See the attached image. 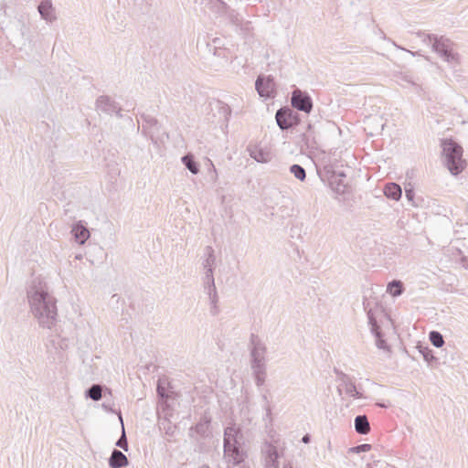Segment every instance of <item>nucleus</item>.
<instances>
[{"label": "nucleus", "mask_w": 468, "mask_h": 468, "mask_svg": "<svg viewBox=\"0 0 468 468\" xmlns=\"http://www.w3.org/2000/svg\"><path fill=\"white\" fill-rule=\"evenodd\" d=\"M30 312L42 328L51 329L58 321L57 299L49 292L46 282L35 277L27 289Z\"/></svg>", "instance_id": "nucleus-1"}, {"label": "nucleus", "mask_w": 468, "mask_h": 468, "mask_svg": "<svg viewBox=\"0 0 468 468\" xmlns=\"http://www.w3.org/2000/svg\"><path fill=\"white\" fill-rule=\"evenodd\" d=\"M243 435L239 427L235 424L228 426L224 430L223 450L224 457L229 467L240 466L246 458V452L241 447Z\"/></svg>", "instance_id": "nucleus-2"}, {"label": "nucleus", "mask_w": 468, "mask_h": 468, "mask_svg": "<svg viewBox=\"0 0 468 468\" xmlns=\"http://www.w3.org/2000/svg\"><path fill=\"white\" fill-rule=\"evenodd\" d=\"M417 37L426 45L431 47V49L436 52L444 61L448 63H456L458 60V54L454 51L453 42L443 36H437L434 34H427L422 31L417 32Z\"/></svg>", "instance_id": "nucleus-3"}, {"label": "nucleus", "mask_w": 468, "mask_h": 468, "mask_svg": "<svg viewBox=\"0 0 468 468\" xmlns=\"http://www.w3.org/2000/svg\"><path fill=\"white\" fill-rule=\"evenodd\" d=\"M444 165L452 175L457 176L463 171L466 163L463 158V147L452 139H442L441 141Z\"/></svg>", "instance_id": "nucleus-4"}, {"label": "nucleus", "mask_w": 468, "mask_h": 468, "mask_svg": "<svg viewBox=\"0 0 468 468\" xmlns=\"http://www.w3.org/2000/svg\"><path fill=\"white\" fill-rule=\"evenodd\" d=\"M250 367H267V346L255 334L250 337Z\"/></svg>", "instance_id": "nucleus-5"}, {"label": "nucleus", "mask_w": 468, "mask_h": 468, "mask_svg": "<svg viewBox=\"0 0 468 468\" xmlns=\"http://www.w3.org/2000/svg\"><path fill=\"white\" fill-rule=\"evenodd\" d=\"M275 120L282 131H286L300 123L299 114L289 107H282L276 112Z\"/></svg>", "instance_id": "nucleus-6"}, {"label": "nucleus", "mask_w": 468, "mask_h": 468, "mask_svg": "<svg viewBox=\"0 0 468 468\" xmlns=\"http://www.w3.org/2000/svg\"><path fill=\"white\" fill-rule=\"evenodd\" d=\"M335 373L336 375V380L339 382L337 386V391L339 394H342V392L345 391V393L351 398H363L362 393L356 389L352 377L336 368L335 369Z\"/></svg>", "instance_id": "nucleus-7"}, {"label": "nucleus", "mask_w": 468, "mask_h": 468, "mask_svg": "<svg viewBox=\"0 0 468 468\" xmlns=\"http://www.w3.org/2000/svg\"><path fill=\"white\" fill-rule=\"evenodd\" d=\"M140 116L142 119V134L144 137L151 139L153 143H156V137L159 136L161 132V125L159 122L154 117L146 113H142ZM138 130H140V127H138Z\"/></svg>", "instance_id": "nucleus-8"}, {"label": "nucleus", "mask_w": 468, "mask_h": 468, "mask_svg": "<svg viewBox=\"0 0 468 468\" xmlns=\"http://www.w3.org/2000/svg\"><path fill=\"white\" fill-rule=\"evenodd\" d=\"M291 104L293 109L310 113L313 110V100L311 96L300 89H295L292 92Z\"/></svg>", "instance_id": "nucleus-9"}, {"label": "nucleus", "mask_w": 468, "mask_h": 468, "mask_svg": "<svg viewBox=\"0 0 468 468\" xmlns=\"http://www.w3.org/2000/svg\"><path fill=\"white\" fill-rule=\"evenodd\" d=\"M96 109L106 114L115 113L119 118H122L121 107L111 97L107 95H101L96 100Z\"/></svg>", "instance_id": "nucleus-10"}, {"label": "nucleus", "mask_w": 468, "mask_h": 468, "mask_svg": "<svg viewBox=\"0 0 468 468\" xmlns=\"http://www.w3.org/2000/svg\"><path fill=\"white\" fill-rule=\"evenodd\" d=\"M275 83L271 76H259L255 82V89L261 97L272 98L274 96Z\"/></svg>", "instance_id": "nucleus-11"}, {"label": "nucleus", "mask_w": 468, "mask_h": 468, "mask_svg": "<svg viewBox=\"0 0 468 468\" xmlns=\"http://www.w3.org/2000/svg\"><path fill=\"white\" fill-rule=\"evenodd\" d=\"M262 455L264 459V468H279V458L277 447L271 442L266 441L262 449Z\"/></svg>", "instance_id": "nucleus-12"}, {"label": "nucleus", "mask_w": 468, "mask_h": 468, "mask_svg": "<svg viewBox=\"0 0 468 468\" xmlns=\"http://www.w3.org/2000/svg\"><path fill=\"white\" fill-rule=\"evenodd\" d=\"M248 152L250 156L258 163H269L273 157V154L268 147H261L258 144L249 145Z\"/></svg>", "instance_id": "nucleus-13"}, {"label": "nucleus", "mask_w": 468, "mask_h": 468, "mask_svg": "<svg viewBox=\"0 0 468 468\" xmlns=\"http://www.w3.org/2000/svg\"><path fill=\"white\" fill-rule=\"evenodd\" d=\"M70 232L74 240L80 245H83L90 238V231L81 220L72 225Z\"/></svg>", "instance_id": "nucleus-14"}, {"label": "nucleus", "mask_w": 468, "mask_h": 468, "mask_svg": "<svg viewBox=\"0 0 468 468\" xmlns=\"http://www.w3.org/2000/svg\"><path fill=\"white\" fill-rule=\"evenodd\" d=\"M37 11L41 18L47 22H53L56 19L54 7L50 0H42L37 6Z\"/></svg>", "instance_id": "nucleus-15"}, {"label": "nucleus", "mask_w": 468, "mask_h": 468, "mask_svg": "<svg viewBox=\"0 0 468 468\" xmlns=\"http://www.w3.org/2000/svg\"><path fill=\"white\" fill-rule=\"evenodd\" d=\"M128 463L129 462L126 455L120 450L113 449L109 458V466L111 468H122L127 466Z\"/></svg>", "instance_id": "nucleus-16"}, {"label": "nucleus", "mask_w": 468, "mask_h": 468, "mask_svg": "<svg viewBox=\"0 0 468 468\" xmlns=\"http://www.w3.org/2000/svg\"><path fill=\"white\" fill-rule=\"evenodd\" d=\"M354 425L358 434L366 435L370 431V424L366 415H357L355 418Z\"/></svg>", "instance_id": "nucleus-17"}, {"label": "nucleus", "mask_w": 468, "mask_h": 468, "mask_svg": "<svg viewBox=\"0 0 468 468\" xmlns=\"http://www.w3.org/2000/svg\"><path fill=\"white\" fill-rule=\"evenodd\" d=\"M384 195L389 199L398 201L402 196V189L397 183H388L384 187Z\"/></svg>", "instance_id": "nucleus-18"}, {"label": "nucleus", "mask_w": 468, "mask_h": 468, "mask_svg": "<svg viewBox=\"0 0 468 468\" xmlns=\"http://www.w3.org/2000/svg\"><path fill=\"white\" fill-rule=\"evenodd\" d=\"M363 307H364V310L367 312V316L368 319V324L371 326V331L378 330V328H380V327L378 324V321L375 316V310L373 307L370 306V302L367 301L366 298H364V300H363Z\"/></svg>", "instance_id": "nucleus-19"}, {"label": "nucleus", "mask_w": 468, "mask_h": 468, "mask_svg": "<svg viewBox=\"0 0 468 468\" xmlns=\"http://www.w3.org/2000/svg\"><path fill=\"white\" fill-rule=\"evenodd\" d=\"M205 259L202 262L203 268L205 271L211 269L213 271L214 265L216 262V257L214 254V250L211 246H207L204 250Z\"/></svg>", "instance_id": "nucleus-20"}, {"label": "nucleus", "mask_w": 468, "mask_h": 468, "mask_svg": "<svg viewBox=\"0 0 468 468\" xmlns=\"http://www.w3.org/2000/svg\"><path fill=\"white\" fill-rule=\"evenodd\" d=\"M104 388L100 384H92L86 391L85 397L92 399L93 401H99L102 398V391Z\"/></svg>", "instance_id": "nucleus-21"}, {"label": "nucleus", "mask_w": 468, "mask_h": 468, "mask_svg": "<svg viewBox=\"0 0 468 468\" xmlns=\"http://www.w3.org/2000/svg\"><path fill=\"white\" fill-rule=\"evenodd\" d=\"M257 387L264 385L267 377V367H251Z\"/></svg>", "instance_id": "nucleus-22"}, {"label": "nucleus", "mask_w": 468, "mask_h": 468, "mask_svg": "<svg viewBox=\"0 0 468 468\" xmlns=\"http://www.w3.org/2000/svg\"><path fill=\"white\" fill-rule=\"evenodd\" d=\"M220 39L219 38H214L213 39V54L214 56L225 59V61L229 60V51L227 48H221L219 46Z\"/></svg>", "instance_id": "nucleus-23"}, {"label": "nucleus", "mask_w": 468, "mask_h": 468, "mask_svg": "<svg viewBox=\"0 0 468 468\" xmlns=\"http://www.w3.org/2000/svg\"><path fill=\"white\" fill-rule=\"evenodd\" d=\"M216 108L218 110L219 118L222 119L224 122L228 123L231 115L230 107L227 103L218 101L216 103Z\"/></svg>", "instance_id": "nucleus-24"}, {"label": "nucleus", "mask_w": 468, "mask_h": 468, "mask_svg": "<svg viewBox=\"0 0 468 468\" xmlns=\"http://www.w3.org/2000/svg\"><path fill=\"white\" fill-rule=\"evenodd\" d=\"M209 423V419L201 420L199 422H197L194 427L190 429L189 434L191 435L192 431H195L197 434L201 436H206L208 431Z\"/></svg>", "instance_id": "nucleus-25"}, {"label": "nucleus", "mask_w": 468, "mask_h": 468, "mask_svg": "<svg viewBox=\"0 0 468 468\" xmlns=\"http://www.w3.org/2000/svg\"><path fill=\"white\" fill-rule=\"evenodd\" d=\"M302 141L307 148L315 147L316 143L314 140V133L312 132V125L310 123L307 125V131L305 133H303L302 134Z\"/></svg>", "instance_id": "nucleus-26"}, {"label": "nucleus", "mask_w": 468, "mask_h": 468, "mask_svg": "<svg viewBox=\"0 0 468 468\" xmlns=\"http://www.w3.org/2000/svg\"><path fill=\"white\" fill-rule=\"evenodd\" d=\"M182 163L194 175H197L199 172V166L197 163L194 160L193 155L186 154L182 157Z\"/></svg>", "instance_id": "nucleus-27"}, {"label": "nucleus", "mask_w": 468, "mask_h": 468, "mask_svg": "<svg viewBox=\"0 0 468 468\" xmlns=\"http://www.w3.org/2000/svg\"><path fill=\"white\" fill-rule=\"evenodd\" d=\"M388 292L395 297L400 296L404 292L403 283L400 281L394 280L388 284Z\"/></svg>", "instance_id": "nucleus-28"}, {"label": "nucleus", "mask_w": 468, "mask_h": 468, "mask_svg": "<svg viewBox=\"0 0 468 468\" xmlns=\"http://www.w3.org/2000/svg\"><path fill=\"white\" fill-rule=\"evenodd\" d=\"M290 172L293 175V176L301 182H303L306 178L305 169L297 164H294L290 166Z\"/></svg>", "instance_id": "nucleus-29"}, {"label": "nucleus", "mask_w": 468, "mask_h": 468, "mask_svg": "<svg viewBox=\"0 0 468 468\" xmlns=\"http://www.w3.org/2000/svg\"><path fill=\"white\" fill-rule=\"evenodd\" d=\"M239 28L245 37H253L254 27L252 26L251 21L244 19L240 26L239 27Z\"/></svg>", "instance_id": "nucleus-30"}, {"label": "nucleus", "mask_w": 468, "mask_h": 468, "mask_svg": "<svg viewBox=\"0 0 468 468\" xmlns=\"http://www.w3.org/2000/svg\"><path fill=\"white\" fill-rule=\"evenodd\" d=\"M429 339L435 347H441L444 345L442 335L438 331H431Z\"/></svg>", "instance_id": "nucleus-31"}, {"label": "nucleus", "mask_w": 468, "mask_h": 468, "mask_svg": "<svg viewBox=\"0 0 468 468\" xmlns=\"http://www.w3.org/2000/svg\"><path fill=\"white\" fill-rule=\"evenodd\" d=\"M119 419L122 422V417L121 413L119 414ZM122 435L117 440L115 445L117 447L122 448L123 451H128V441H127V438H126V435H125V431H124V427H123L122 423Z\"/></svg>", "instance_id": "nucleus-32"}, {"label": "nucleus", "mask_w": 468, "mask_h": 468, "mask_svg": "<svg viewBox=\"0 0 468 468\" xmlns=\"http://www.w3.org/2000/svg\"><path fill=\"white\" fill-rule=\"evenodd\" d=\"M371 332L377 338L376 345H377L378 348L383 349V350H388V346L387 342L382 338L380 328H378V330H377V331H371Z\"/></svg>", "instance_id": "nucleus-33"}, {"label": "nucleus", "mask_w": 468, "mask_h": 468, "mask_svg": "<svg viewBox=\"0 0 468 468\" xmlns=\"http://www.w3.org/2000/svg\"><path fill=\"white\" fill-rule=\"evenodd\" d=\"M203 285L204 289L207 287H211L212 285H215V279L213 276V271L211 269H208L207 271H205V275L203 277Z\"/></svg>", "instance_id": "nucleus-34"}, {"label": "nucleus", "mask_w": 468, "mask_h": 468, "mask_svg": "<svg viewBox=\"0 0 468 468\" xmlns=\"http://www.w3.org/2000/svg\"><path fill=\"white\" fill-rule=\"evenodd\" d=\"M371 448H372L371 444L363 443V444H359V445L349 448V452H354V453H360V452H368L371 450Z\"/></svg>", "instance_id": "nucleus-35"}, {"label": "nucleus", "mask_w": 468, "mask_h": 468, "mask_svg": "<svg viewBox=\"0 0 468 468\" xmlns=\"http://www.w3.org/2000/svg\"><path fill=\"white\" fill-rule=\"evenodd\" d=\"M229 17L230 22L237 27H239L240 26V24L242 23V21L244 20V18L241 17L239 16V14L236 13L233 10L229 14Z\"/></svg>", "instance_id": "nucleus-36"}, {"label": "nucleus", "mask_w": 468, "mask_h": 468, "mask_svg": "<svg viewBox=\"0 0 468 468\" xmlns=\"http://www.w3.org/2000/svg\"><path fill=\"white\" fill-rule=\"evenodd\" d=\"M420 352L422 354L424 360L427 362H431L435 359L432 350H431L428 346L420 347Z\"/></svg>", "instance_id": "nucleus-37"}, {"label": "nucleus", "mask_w": 468, "mask_h": 468, "mask_svg": "<svg viewBox=\"0 0 468 468\" xmlns=\"http://www.w3.org/2000/svg\"><path fill=\"white\" fill-rule=\"evenodd\" d=\"M261 399H262V401L264 402V405H263V408L266 411V417H271V406H270V401H269V399H268V395H267V392L263 393L261 395Z\"/></svg>", "instance_id": "nucleus-38"}, {"label": "nucleus", "mask_w": 468, "mask_h": 468, "mask_svg": "<svg viewBox=\"0 0 468 468\" xmlns=\"http://www.w3.org/2000/svg\"><path fill=\"white\" fill-rule=\"evenodd\" d=\"M405 197L410 202H413L415 192L414 189L410 187H405Z\"/></svg>", "instance_id": "nucleus-39"}, {"label": "nucleus", "mask_w": 468, "mask_h": 468, "mask_svg": "<svg viewBox=\"0 0 468 468\" xmlns=\"http://www.w3.org/2000/svg\"><path fill=\"white\" fill-rule=\"evenodd\" d=\"M204 290H205L206 293L207 294L208 299L210 297H214V296L218 295L216 285H212L211 287L210 286L207 287Z\"/></svg>", "instance_id": "nucleus-40"}, {"label": "nucleus", "mask_w": 468, "mask_h": 468, "mask_svg": "<svg viewBox=\"0 0 468 468\" xmlns=\"http://www.w3.org/2000/svg\"><path fill=\"white\" fill-rule=\"evenodd\" d=\"M380 37L390 42L394 47H396L398 49H402V50H405V51H408L406 48L399 46L395 41H393L392 39L390 38H388L385 35V33L383 31H380Z\"/></svg>", "instance_id": "nucleus-41"}, {"label": "nucleus", "mask_w": 468, "mask_h": 468, "mask_svg": "<svg viewBox=\"0 0 468 468\" xmlns=\"http://www.w3.org/2000/svg\"><path fill=\"white\" fill-rule=\"evenodd\" d=\"M210 314L214 316H216L219 314V308H218V304L210 305Z\"/></svg>", "instance_id": "nucleus-42"}, {"label": "nucleus", "mask_w": 468, "mask_h": 468, "mask_svg": "<svg viewBox=\"0 0 468 468\" xmlns=\"http://www.w3.org/2000/svg\"><path fill=\"white\" fill-rule=\"evenodd\" d=\"M345 188H346V186L342 182H339L336 185L335 190H336L337 193H344L345 192Z\"/></svg>", "instance_id": "nucleus-43"}, {"label": "nucleus", "mask_w": 468, "mask_h": 468, "mask_svg": "<svg viewBox=\"0 0 468 468\" xmlns=\"http://www.w3.org/2000/svg\"><path fill=\"white\" fill-rule=\"evenodd\" d=\"M157 393L162 398L166 397L165 390V388L163 387H161V385L157 386Z\"/></svg>", "instance_id": "nucleus-44"}, {"label": "nucleus", "mask_w": 468, "mask_h": 468, "mask_svg": "<svg viewBox=\"0 0 468 468\" xmlns=\"http://www.w3.org/2000/svg\"><path fill=\"white\" fill-rule=\"evenodd\" d=\"M218 295L209 298V304L210 305L218 304Z\"/></svg>", "instance_id": "nucleus-45"}, {"label": "nucleus", "mask_w": 468, "mask_h": 468, "mask_svg": "<svg viewBox=\"0 0 468 468\" xmlns=\"http://www.w3.org/2000/svg\"><path fill=\"white\" fill-rule=\"evenodd\" d=\"M311 441V436L309 434H305L302 438V441L305 444L309 443Z\"/></svg>", "instance_id": "nucleus-46"}, {"label": "nucleus", "mask_w": 468, "mask_h": 468, "mask_svg": "<svg viewBox=\"0 0 468 468\" xmlns=\"http://www.w3.org/2000/svg\"><path fill=\"white\" fill-rule=\"evenodd\" d=\"M216 3L218 5L219 8H221V9H226L227 8V6H226L224 2L219 1V0H216Z\"/></svg>", "instance_id": "nucleus-47"}, {"label": "nucleus", "mask_w": 468, "mask_h": 468, "mask_svg": "<svg viewBox=\"0 0 468 468\" xmlns=\"http://www.w3.org/2000/svg\"><path fill=\"white\" fill-rule=\"evenodd\" d=\"M283 468H292V463L291 462H287L283 464Z\"/></svg>", "instance_id": "nucleus-48"}, {"label": "nucleus", "mask_w": 468, "mask_h": 468, "mask_svg": "<svg viewBox=\"0 0 468 468\" xmlns=\"http://www.w3.org/2000/svg\"><path fill=\"white\" fill-rule=\"evenodd\" d=\"M210 165L212 166L213 172L215 173V178L214 179H216L217 178V170L215 168V165L212 164V162H210Z\"/></svg>", "instance_id": "nucleus-49"}, {"label": "nucleus", "mask_w": 468, "mask_h": 468, "mask_svg": "<svg viewBox=\"0 0 468 468\" xmlns=\"http://www.w3.org/2000/svg\"><path fill=\"white\" fill-rule=\"evenodd\" d=\"M166 434H170L172 435L173 434V431L171 428H168L167 431H166Z\"/></svg>", "instance_id": "nucleus-50"}, {"label": "nucleus", "mask_w": 468, "mask_h": 468, "mask_svg": "<svg viewBox=\"0 0 468 468\" xmlns=\"http://www.w3.org/2000/svg\"><path fill=\"white\" fill-rule=\"evenodd\" d=\"M405 80L409 83L414 84L413 81H411L408 77H405Z\"/></svg>", "instance_id": "nucleus-51"}, {"label": "nucleus", "mask_w": 468, "mask_h": 468, "mask_svg": "<svg viewBox=\"0 0 468 468\" xmlns=\"http://www.w3.org/2000/svg\"><path fill=\"white\" fill-rule=\"evenodd\" d=\"M378 406L381 407V408H386V405L383 404V403H378Z\"/></svg>", "instance_id": "nucleus-52"}, {"label": "nucleus", "mask_w": 468, "mask_h": 468, "mask_svg": "<svg viewBox=\"0 0 468 468\" xmlns=\"http://www.w3.org/2000/svg\"><path fill=\"white\" fill-rule=\"evenodd\" d=\"M102 407H103L104 409L108 410V405H107L106 403H103V404H102Z\"/></svg>", "instance_id": "nucleus-53"}, {"label": "nucleus", "mask_w": 468, "mask_h": 468, "mask_svg": "<svg viewBox=\"0 0 468 468\" xmlns=\"http://www.w3.org/2000/svg\"><path fill=\"white\" fill-rule=\"evenodd\" d=\"M200 468H209V466H208V465H207V464H204V465H202Z\"/></svg>", "instance_id": "nucleus-54"}, {"label": "nucleus", "mask_w": 468, "mask_h": 468, "mask_svg": "<svg viewBox=\"0 0 468 468\" xmlns=\"http://www.w3.org/2000/svg\"><path fill=\"white\" fill-rule=\"evenodd\" d=\"M331 447H332L331 441H328V448L331 449Z\"/></svg>", "instance_id": "nucleus-55"}, {"label": "nucleus", "mask_w": 468, "mask_h": 468, "mask_svg": "<svg viewBox=\"0 0 468 468\" xmlns=\"http://www.w3.org/2000/svg\"><path fill=\"white\" fill-rule=\"evenodd\" d=\"M105 390L108 391L109 394H111V390L105 388Z\"/></svg>", "instance_id": "nucleus-56"}, {"label": "nucleus", "mask_w": 468, "mask_h": 468, "mask_svg": "<svg viewBox=\"0 0 468 468\" xmlns=\"http://www.w3.org/2000/svg\"><path fill=\"white\" fill-rule=\"evenodd\" d=\"M339 176H345V174L344 173H340Z\"/></svg>", "instance_id": "nucleus-57"}]
</instances>
